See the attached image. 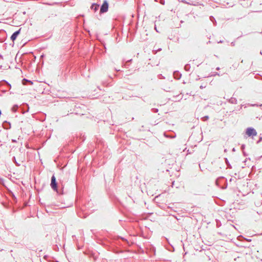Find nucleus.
Instances as JSON below:
<instances>
[{
  "mask_svg": "<svg viewBox=\"0 0 262 262\" xmlns=\"http://www.w3.org/2000/svg\"><path fill=\"white\" fill-rule=\"evenodd\" d=\"M246 134L248 137H253L257 135V132L255 129L248 127L246 131Z\"/></svg>",
  "mask_w": 262,
  "mask_h": 262,
  "instance_id": "f257e3e1",
  "label": "nucleus"
},
{
  "mask_svg": "<svg viewBox=\"0 0 262 262\" xmlns=\"http://www.w3.org/2000/svg\"><path fill=\"white\" fill-rule=\"evenodd\" d=\"M51 186L53 189L57 191V183L55 176H53L51 178Z\"/></svg>",
  "mask_w": 262,
  "mask_h": 262,
  "instance_id": "f03ea898",
  "label": "nucleus"
},
{
  "mask_svg": "<svg viewBox=\"0 0 262 262\" xmlns=\"http://www.w3.org/2000/svg\"><path fill=\"white\" fill-rule=\"evenodd\" d=\"M108 5L106 1H104L100 8V13L106 12L108 10Z\"/></svg>",
  "mask_w": 262,
  "mask_h": 262,
  "instance_id": "7ed1b4c3",
  "label": "nucleus"
},
{
  "mask_svg": "<svg viewBox=\"0 0 262 262\" xmlns=\"http://www.w3.org/2000/svg\"><path fill=\"white\" fill-rule=\"evenodd\" d=\"M20 30L21 29H19V30L15 32L12 35V36H11V39L14 41L16 38H17V36H18V35L20 33Z\"/></svg>",
  "mask_w": 262,
  "mask_h": 262,
  "instance_id": "20e7f679",
  "label": "nucleus"
},
{
  "mask_svg": "<svg viewBox=\"0 0 262 262\" xmlns=\"http://www.w3.org/2000/svg\"><path fill=\"white\" fill-rule=\"evenodd\" d=\"M99 6L97 4H94L91 6V9H93L96 12L99 8Z\"/></svg>",
  "mask_w": 262,
  "mask_h": 262,
  "instance_id": "39448f33",
  "label": "nucleus"
},
{
  "mask_svg": "<svg viewBox=\"0 0 262 262\" xmlns=\"http://www.w3.org/2000/svg\"><path fill=\"white\" fill-rule=\"evenodd\" d=\"M234 206H234V208L235 209H240V208H239L237 206H236V204H235V205H234Z\"/></svg>",
  "mask_w": 262,
  "mask_h": 262,
  "instance_id": "423d86ee",
  "label": "nucleus"
}]
</instances>
